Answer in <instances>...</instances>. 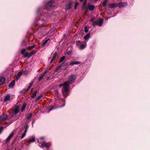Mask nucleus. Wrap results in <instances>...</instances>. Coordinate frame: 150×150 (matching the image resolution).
<instances>
[{"instance_id":"423d86ee","label":"nucleus","mask_w":150,"mask_h":150,"mask_svg":"<svg viewBox=\"0 0 150 150\" xmlns=\"http://www.w3.org/2000/svg\"><path fill=\"white\" fill-rule=\"evenodd\" d=\"M54 0H51L47 2L46 4V9H47V7H52L54 6L52 5L53 3L54 2Z\"/></svg>"},{"instance_id":"ddd939ff","label":"nucleus","mask_w":150,"mask_h":150,"mask_svg":"<svg viewBox=\"0 0 150 150\" xmlns=\"http://www.w3.org/2000/svg\"><path fill=\"white\" fill-rule=\"evenodd\" d=\"M5 81V77L3 76L0 77V85H1L3 84Z\"/></svg>"},{"instance_id":"6ab92c4d","label":"nucleus","mask_w":150,"mask_h":150,"mask_svg":"<svg viewBox=\"0 0 150 150\" xmlns=\"http://www.w3.org/2000/svg\"><path fill=\"white\" fill-rule=\"evenodd\" d=\"M27 42L25 40H23L21 43V47L26 46Z\"/></svg>"},{"instance_id":"72a5a7b5","label":"nucleus","mask_w":150,"mask_h":150,"mask_svg":"<svg viewBox=\"0 0 150 150\" xmlns=\"http://www.w3.org/2000/svg\"><path fill=\"white\" fill-rule=\"evenodd\" d=\"M35 139L34 138H33L32 139L29 140L28 142H35Z\"/></svg>"},{"instance_id":"4be33fe9","label":"nucleus","mask_w":150,"mask_h":150,"mask_svg":"<svg viewBox=\"0 0 150 150\" xmlns=\"http://www.w3.org/2000/svg\"><path fill=\"white\" fill-rule=\"evenodd\" d=\"M94 8V6L93 5H89L88 6V8L90 11H93Z\"/></svg>"},{"instance_id":"aec40b11","label":"nucleus","mask_w":150,"mask_h":150,"mask_svg":"<svg viewBox=\"0 0 150 150\" xmlns=\"http://www.w3.org/2000/svg\"><path fill=\"white\" fill-rule=\"evenodd\" d=\"M87 0H85L83 3V5L81 7V10H83L85 9L86 6V4Z\"/></svg>"},{"instance_id":"20e7f679","label":"nucleus","mask_w":150,"mask_h":150,"mask_svg":"<svg viewBox=\"0 0 150 150\" xmlns=\"http://www.w3.org/2000/svg\"><path fill=\"white\" fill-rule=\"evenodd\" d=\"M26 49L25 48L22 49L21 50V53L23 54V57L24 58L29 57L28 53L27 52H25Z\"/></svg>"},{"instance_id":"de8ad7c7","label":"nucleus","mask_w":150,"mask_h":150,"mask_svg":"<svg viewBox=\"0 0 150 150\" xmlns=\"http://www.w3.org/2000/svg\"><path fill=\"white\" fill-rule=\"evenodd\" d=\"M3 129V128L2 127H0V134L1 133V132H2V130Z\"/></svg>"},{"instance_id":"c85d7f7f","label":"nucleus","mask_w":150,"mask_h":150,"mask_svg":"<svg viewBox=\"0 0 150 150\" xmlns=\"http://www.w3.org/2000/svg\"><path fill=\"white\" fill-rule=\"evenodd\" d=\"M107 3V0H105L102 4V5L104 7H105L106 6Z\"/></svg>"},{"instance_id":"09e8293b","label":"nucleus","mask_w":150,"mask_h":150,"mask_svg":"<svg viewBox=\"0 0 150 150\" xmlns=\"http://www.w3.org/2000/svg\"><path fill=\"white\" fill-rule=\"evenodd\" d=\"M23 74H25V75H27L28 73L26 71H24L23 72Z\"/></svg>"},{"instance_id":"0eeeda50","label":"nucleus","mask_w":150,"mask_h":150,"mask_svg":"<svg viewBox=\"0 0 150 150\" xmlns=\"http://www.w3.org/2000/svg\"><path fill=\"white\" fill-rule=\"evenodd\" d=\"M7 115H2L0 116V122H3L7 118Z\"/></svg>"},{"instance_id":"6e6552de","label":"nucleus","mask_w":150,"mask_h":150,"mask_svg":"<svg viewBox=\"0 0 150 150\" xmlns=\"http://www.w3.org/2000/svg\"><path fill=\"white\" fill-rule=\"evenodd\" d=\"M73 2H70L69 3L66 4V10H69L71 8V6Z\"/></svg>"},{"instance_id":"473e14b6","label":"nucleus","mask_w":150,"mask_h":150,"mask_svg":"<svg viewBox=\"0 0 150 150\" xmlns=\"http://www.w3.org/2000/svg\"><path fill=\"white\" fill-rule=\"evenodd\" d=\"M54 106H49L48 108L49 109V111L54 109Z\"/></svg>"},{"instance_id":"2eb2a0df","label":"nucleus","mask_w":150,"mask_h":150,"mask_svg":"<svg viewBox=\"0 0 150 150\" xmlns=\"http://www.w3.org/2000/svg\"><path fill=\"white\" fill-rule=\"evenodd\" d=\"M53 57L52 58L51 61H50V63H51L55 59L56 57L57 56V54L56 52H55L53 55Z\"/></svg>"},{"instance_id":"e433bc0d","label":"nucleus","mask_w":150,"mask_h":150,"mask_svg":"<svg viewBox=\"0 0 150 150\" xmlns=\"http://www.w3.org/2000/svg\"><path fill=\"white\" fill-rule=\"evenodd\" d=\"M14 134V132H12L8 137H9L11 139V138L13 136Z\"/></svg>"},{"instance_id":"ea45409f","label":"nucleus","mask_w":150,"mask_h":150,"mask_svg":"<svg viewBox=\"0 0 150 150\" xmlns=\"http://www.w3.org/2000/svg\"><path fill=\"white\" fill-rule=\"evenodd\" d=\"M88 29L87 27H85L84 28V30L85 33H87L88 31Z\"/></svg>"},{"instance_id":"603ef678","label":"nucleus","mask_w":150,"mask_h":150,"mask_svg":"<svg viewBox=\"0 0 150 150\" xmlns=\"http://www.w3.org/2000/svg\"><path fill=\"white\" fill-rule=\"evenodd\" d=\"M80 1L81 2H82L83 1V0H80Z\"/></svg>"},{"instance_id":"9d476101","label":"nucleus","mask_w":150,"mask_h":150,"mask_svg":"<svg viewBox=\"0 0 150 150\" xmlns=\"http://www.w3.org/2000/svg\"><path fill=\"white\" fill-rule=\"evenodd\" d=\"M47 70H45L44 73H42L40 74L38 79L39 81H40L42 79L44 75L47 73Z\"/></svg>"},{"instance_id":"39448f33","label":"nucleus","mask_w":150,"mask_h":150,"mask_svg":"<svg viewBox=\"0 0 150 150\" xmlns=\"http://www.w3.org/2000/svg\"><path fill=\"white\" fill-rule=\"evenodd\" d=\"M19 107L18 106H16L13 109V113L12 114L11 117H13L18 113L19 111Z\"/></svg>"},{"instance_id":"c03bdc74","label":"nucleus","mask_w":150,"mask_h":150,"mask_svg":"<svg viewBox=\"0 0 150 150\" xmlns=\"http://www.w3.org/2000/svg\"><path fill=\"white\" fill-rule=\"evenodd\" d=\"M28 125H26L25 127V130L24 131H26V132H27V130L28 129Z\"/></svg>"},{"instance_id":"8fccbe9b","label":"nucleus","mask_w":150,"mask_h":150,"mask_svg":"<svg viewBox=\"0 0 150 150\" xmlns=\"http://www.w3.org/2000/svg\"><path fill=\"white\" fill-rule=\"evenodd\" d=\"M50 70V69L47 68L46 70H47V72L49 71Z\"/></svg>"},{"instance_id":"58836bf2","label":"nucleus","mask_w":150,"mask_h":150,"mask_svg":"<svg viewBox=\"0 0 150 150\" xmlns=\"http://www.w3.org/2000/svg\"><path fill=\"white\" fill-rule=\"evenodd\" d=\"M92 24L93 25V26L94 27L95 26H96L97 25H98L97 21H94L92 23Z\"/></svg>"},{"instance_id":"a19ab883","label":"nucleus","mask_w":150,"mask_h":150,"mask_svg":"<svg viewBox=\"0 0 150 150\" xmlns=\"http://www.w3.org/2000/svg\"><path fill=\"white\" fill-rule=\"evenodd\" d=\"M81 42L79 41H78L76 42V45L77 46L80 45H81Z\"/></svg>"},{"instance_id":"2f4dec72","label":"nucleus","mask_w":150,"mask_h":150,"mask_svg":"<svg viewBox=\"0 0 150 150\" xmlns=\"http://www.w3.org/2000/svg\"><path fill=\"white\" fill-rule=\"evenodd\" d=\"M33 114L32 113H30L27 116V118L29 120L31 118Z\"/></svg>"},{"instance_id":"c756f323","label":"nucleus","mask_w":150,"mask_h":150,"mask_svg":"<svg viewBox=\"0 0 150 150\" xmlns=\"http://www.w3.org/2000/svg\"><path fill=\"white\" fill-rule=\"evenodd\" d=\"M90 35L89 34H87L84 36V39L85 40H87L88 38L89 37Z\"/></svg>"},{"instance_id":"4c0bfd02","label":"nucleus","mask_w":150,"mask_h":150,"mask_svg":"<svg viewBox=\"0 0 150 150\" xmlns=\"http://www.w3.org/2000/svg\"><path fill=\"white\" fill-rule=\"evenodd\" d=\"M79 4L78 2H76L75 4L74 5V9H76L77 7V6H78Z\"/></svg>"},{"instance_id":"a211bd4d","label":"nucleus","mask_w":150,"mask_h":150,"mask_svg":"<svg viewBox=\"0 0 150 150\" xmlns=\"http://www.w3.org/2000/svg\"><path fill=\"white\" fill-rule=\"evenodd\" d=\"M15 80H13L9 84V87H12L15 85Z\"/></svg>"},{"instance_id":"6e6d98bb","label":"nucleus","mask_w":150,"mask_h":150,"mask_svg":"<svg viewBox=\"0 0 150 150\" xmlns=\"http://www.w3.org/2000/svg\"><path fill=\"white\" fill-rule=\"evenodd\" d=\"M94 1H98V0H94Z\"/></svg>"},{"instance_id":"a18cd8bd","label":"nucleus","mask_w":150,"mask_h":150,"mask_svg":"<svg viewBox=\"0 0 150 150\" xmlns=\"http://www.w3.org/2000/svg\"><path fill=\"white\" fill-rule=\"evenodd\" d=\"M29 54V57H30L31 56H32L33 54L31 52L28 53Z\"/></svg>"},{"instance_id":"cd10ccee","label":"nucleus","mask_w":150,"mask_h":150,"mask_svg":"<svg viewBox=\"0 0 150 150\" xmlns=\"http://www.w3.org/2000/svg\"><path fill=\"white\" fill-rule=\"evenodd\" d=\"M42 96V95H40L38 97L36 98L35 99V101L37 102L40 98H41Z\"/></svg>"},{"instance_id":"79ce46f5","label":"nucleus","mask_w":150,"mask_h":150,"mask_svg":"<svg viewBox=\"0 0 150 150\" xmlns=\"http://www.w3.org/2000/svg\"><path fill=\"white\" fill-rule=\"evenodd\" d=\"M32 53L34 54L35 53L37 52V50H33L31 52Z\"/></svg>"},{"instance_id":"412c9836","label":"nucleus","mask_w":150,"mask_h":150,"mask_svg":"<svg viewBox=\"0 0 150 150\" xmlns=\"http://www.w3.org/2000/svg\"><path fill=\"white\" fill-rule=\"evenodd\" d=\"M22 75V73L20 72H19L17 74V76H16V80H18L21 77Z\"/></svg>"},{"instance_id":"5fc2aeb1","label":"nucleus","mask_w":150,"mask_h":150,"mask_svg":"<svg viewBox=\"0 0 150 150\" xmlns=\"http://www.w3.org/2000/svg\"><path fill=\"white\" fill-rule=\"evenodd\" d=\"M11 76V74H10L9 76Z\"/></svg>"},{"instance_id":"7ed1b4c3","label":"nucleus","mask_w":150,"mask_h":150,"mask_svg":"<svg viewBox=\"0 0 150 150\" xmlns=\"http://www.w3.org/2000/svg\"><path fill=\"white\" fill-rule=\"evenodd\" d=\"M50 144L49 143H46L44 141L43 142L41 143L40 147L42 149H43L44 147L48 148L50 147Z\"/></svg>"},{"instance_id":"7c9ffc66","label":"nucleus","mask_w":150,"mask_h":150,"mask_svg":"<svg viewBox=\"0 0 150 150\" xmlns=\"http://www.w3.org/2000/svg\"><path fill=\"white\" fill-rule=\"evenodd\" d=\"M35 47V45H34L32 46H28L27 47V50H31Z\"/></svg>"},{"instance_id":"dca6fc26","label":"nucleus","mask_w":150,"mask_h":150,"mask_svg":"<svg viewBox=\"0 0 150 150\" xmlns=\"http://www.w3.org/2000/svg\"><path fill=\"white\" fill-rule=\"evenodd\" d=\"M80 64V62L78 61L72 62L69 63V65H70L72 66L74 64L78 65Z\"/></svg>"},{"instance_id":"3c124183","label":"nucleus","mask_w":150,"mask_h":150,"mask_svg":"<svg viewBox=\"0 0 150 150\" xmlns=\"http://www.w3.org/2000/svg\"><path fill=\"white\" fill-rule=\"evenodd\" d=\"M67 54H70V52H69V51H68L67 52Z\"/></svg>"},{"instance_id":"c9c22d12","label":"nucleus","mask_w":150,"mask_h":150,"mask_svg":"<svg viewBox=\"0 0 150 150\" xmlns=\"http://www.w3.org/2000/svg\"><path fill=\"white\" fill-rule=\"evenodd\" d=\"M14 134V132H12L8 137H9L11 139V138L13 136Z\"/></svg>"},{"instance_id":"f03ea898","label":"nucleus","mask_w":150,"mask_h":150,"mask_svg":"<svg viewBox=\"0 0 150 150\" xmlns=\"http://www.w3.org/2000/svg\"><path fill=\"white\" fill-rule=\"evenodd\" d=\"M68 64L66 62L64 61L60 64L59 66L57 67L54 71L56 72L59 69H60L61 67L67 66H68Z\"/></svg>"},{"instance_id":"864d4df0","label":"nucleus","mask_w":150,"mask_h":150,"mask_svg":"<svg viewBox=\"0 0 150 150\" xmlns=\"http://www.w3.org/2000/svg\"><path fill=\"white\" fill-rule=\"evenodd\" d=\"M43 139V138L42 137L40 139Z\"/></svg>"},{"instance_id":"4468645a","label":"nucleus","mask_w":150,"mask_h":150,"mask_svg":"<svg viewBox=\"0 0 150 150\" xmlns=\"http://www.w3.org/2000/svg\"><path fill=\"white\" fill-rule=\"evenodd\" d=\"M108 5L109 6V8H114L117 7V5H116L114 3L108 4Z\"/></svg>"},{"instance_id":"5701e85b","label":"nucleus","mask_w":150,"mask_h":150,"mask_svg":"<svg viewBox=\"0 0 150 150\" xmlns=\"http://www.w3.org/2000/svg\"><path fill=\"white\" fill-rule=\"evenodd\" d=\"M38 92V91L37 90H35L34 93H33L31 96V98H35L36 96V94Z\"/></svg>"},{"instance_id":"f3484780","label":"nucleus","mask_w":150,"mask_h":150,"mask_svg":"<svg viewBox=\"0 0 150 150\" xmlns=\"http://www.w3.org/2000/svg\"><path fill=\"white\" fill-rule=\"evenodd\" d=\"M103 19H100L99 20L97 21L98 25L101 26L103 23Z\"/></svg>"},{"instance_id":"f704fd0d","label":"nucleus","mask_w":150,"mask_h":150,"mask_svg":"<svg viewBox=\"0 0 150 150\" xmlns=\"http://www.w3.org/2000/svg\"><path fill=\"white\" fill-rule=\"evenodd\" d=\"M26 132H26V131L24 132V133L22 134L21 136V139L23 138L25 136Z\"/></svg>"},{"instance_id":"f8f14e48","label":"nucleus","mask_w":150,"mask_h":150,"mask_svg":"<svg viewBox=\"0 0 150 150\" xmlns=\"http://www.w3.org/2000/svg\"><path fill=\"white\" fill-rule=\"evenodd\" d=\"M32 83H31L30 84V86H28V88H27V89H24L23 91H22V92L23 93H25L26 91H28L30 89L32 85Z\"/></svg>"},{"instance_id":"f257e3e1","label":"nucleus","mask_w":150,"mask_h":150,"mask_svg":"<svg viewBox=\"0 0 150 150\" xmlns=\"http://www.w3.org/2000/svg\"><path fill=\"white\" fill-rule=\"evenodd\" d=\"M76 76L75 75H72L69 76L68 81H66L64 83L60 84L59 86V88L63 87L62 89V94L64 97H66L68 96V88L70 84H71L74 82V81L76 79Z\"/></svg>"},{"instance_id":"b1692460","label":"nucleus","mask_w":150,"mask_h":150,"mask_svg":"<svg viewBox=\"0 0 150 150\" xmlns=\"http://www.w3.org/2000/svg\"><path fill=\"white\" fill-rule=\"evenodd\" d=\"M86 47V45L85 44H82L79 46V49L80 50H82L84 49Z\"/></svg>"},{"instance_id":"49530a36","label":"nucleus","mask_w":150,"mask_h":150,"mask_svg":"<svg viewBox=\"0 0 150 150\" xmlns=\"http://www.w3.org/2000/svg\"><path fill=\"white\" fill-rule=\"evenodd\" d=\"M95 19V17H93L90 19L91 21L93 22Z\"/></svg>"},{"instance_id":"393cba45","label":"nucleus","mask_w":150,"mask_h":150,"mask_svg":"<svg viewBox=\"0 0 150 150\" xmlns=\"http://www.w3.org/2000/svg\"><path fill=\"white\" fill-rule=\"evenodd\" d=\"M65 56H63L62 57H61L59 60V62L60 63L64 61L65 59Z\"/></svg>"},{"instance_id":"bb28decb","label":"nucleus","mask_w":150,"mask_h":150,"mask_svg":"<svg viewBox=\"0 0 150 150\" xmlns=\"http://www.w3.org/2000/svg\"><path fill=\"white\" fill-rule=\"evenodd\" d=\"M49 40H50V39H48L46 40L42 44L41 46L42 47H43L44 46V45L47 43V42H48Z\"/></svg>"},{"instance_id":"1a4fd4ad","label":"nucleus","mask_w":150,"mask_h":150,"mask_svg":"<svg viewBox=\"0 0 150 150\" xmlns=\"http://www.w3.org/2000/svg\"><path fill=\"white\" fill-rule=\"evenodd\" d=\"M126 5V4L125 2H121L117 4V7L119 8H122Z\"/></svg>"},{"instance_id":"9b49d317","label":"nucleus","mask_w":150,"mask_h":150,"mask_svg":"<svg viewBox=\"0 0 150 150\" xmlns=\"http://www.w3.org/2000/svg\"><path fill=\"white\" fill-rule=\"evenodd\" d=\"M10 96L9 94H7L6 96L4 98V102H6L9 101L10 99Z\"/></svg>"},{"instance_id":"37998d69","label":"nucleus","mask_w":150,"mask_h":150,"mask_svg":"<svg viewBox=\"0 0 150 150\" xmlns=\"http://www.w3.org/2000/svg\"><path fill=\"white\" fill-rule=\"evenodd\" d=\"M10 138L9 137H8L6 138V143H7L9 141L10 139Z\"/></svg>"},{"instance_id":"a878e982","label":"nucleus","mask_w":150,"mask_h":150,"mask_svg":"<svg viewBox=\"0 0 150 150\" xmlns=\"http://www.w3.org/2000/svg\"><path fill=\"white\" fill-rule=\"evenodd\" d=\"M26 105V104L25 103H24L23 104L21 110V112H23L25 108Z\"/></svg>"}]
</instances>
